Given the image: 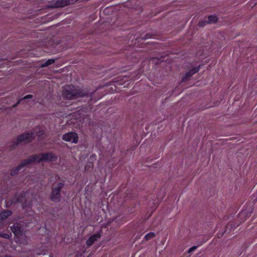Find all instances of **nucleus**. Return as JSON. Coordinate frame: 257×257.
I'll use <instances>...</instances> for the list:
<instances>
[{"label": "nucleus", "instance_id": "nucleus-18", "mask_svg": "<svg viewBox=\"0 0 257 257\" xmlns=\"http://www.w3.org/2000/svg\"><path fill=\"white\" fill-rule=\"evenodd\" d=\"M0 236L6 238H8L10 237L9 235L8 234L0 233Z\"/></svg>", "mask_w": 257, "mask_h": 257}, {"label": "nucleus", "instance_id": "nucleus-2", "mask_svg": "<svg viewBox=\"0 0 257 257\" xmlns=\"http://www.w3.org/2000/svg\"><path fill=\"white\" fill-rule=\"evenodd\" d=\"M37 129L36 128L32 132L25 133L17 137V144L21 142L25 143L30 142L36 136H38L40 138L44 134V132L40 128H38L39 131H37Z\"/></svg>", "mask_w": 257, "mask_h": 257}, {"label": "nucleus", "instance_id": "nucleus-15", "mask_svg": "<svg viewBox=\"0 0 257 257\" xmlns=\"http://www.w3.org/2000/svg\"><path fill=\"white\" fill-rule=\"evenodd\" d=\"M33 98V95H31V94H29V95H27L25 96H24L23 98H22L21 99H20L18 101H17V104L20 103L21 102V101H22V100H25V99H29V98Z\"/></svg>", "mask_w": 257, "mask_h": 257}, {"label": "nucleus", "instance_id": "nucleus-12", "mask_svg": "<svg viewBox=\"0 0 257 257\" xmlns=\"http://www.w3.org/2000/svg\"><path fill=\"white\" fill-rule=\"evenodd\" d=\"M217 21V18L215 16H209L208 18V24L215 23Z\"/></svg>", "mask_w": 257, "mask_h": 257}, {"label": "nucleus", "instance_id": "nucleus-9", "mask_svg": "<svg viewBox=\"0 0 257 257\" xmlns=\"http://www.w3.org/2000/svg\"><path fill=\"white\" fill-rule=\"evenodd\" d=\"M43 161L53 162L57 160V157L52 153H42Z\"/></svg>", "mask_w": 257, "mask_h": 257}, {"label": "nucleus", "instance_id": "nucleus-16", "mask_svg": "<svg viewBox=\"0 0 257 257\" xmlns=\"http://www.w3.org/2000/svg\"><path fill=\"white\" fill-rule=\"evenodd\" d=\"M207 23V22L206 21H201V22H200L199 23V26L200 27H204L205 26Z\"/></svg>", "mask_w": 257, "mask_h": 257}, {"label": "nucleus", "instance_id": "nucleus-24", "mask_svg": "<svg viewBox=\"0 0 257 257\" xmlns=\"http://www.w3.org/2000/svg\"><path fill=\"white\" fill-rule=\"evenodd\" d=\"M31 208V207H28V209H27V210H29V208Z\"/></svg>", "mask_w": 257, "mask_h": 257}, {"label": "nucleus", "instance_id": "nucleus-7", "mask_svg": "<svg viewBox=\"0 0 257 257\" xmlns=\"http://www.w3.org/2000/svg\"><path fill=\"white\" fill-rule=\"evenodd\" d=\"M27 240L25 231L21 230V227L17 224V243L19 242L21 244H25L27 242Z\"/></svg>", "mask_w": 257, "mask_h": 257}, {"label": "nucleus", "instance_id": "nucleus-4", "mask_svg": "<svg viewBox=\"0 0 257 257\" xmlns=\"http://www.w3.org/2000/svg\"><path fill=\"white\" fill-rule=\"evenodd\" d=\"M63 186L64 184L62 183H58L53 185L50 196L52 201H60L61 198L60 191Z\"/></svg>", "mask_w": 257, "mask_h": 257}, {"label": "nucleus", "instance_id": "nucleus-13", "mask_svg": "<svg viewBox=\"0 0 257 257\" xmlns=\"http://www.w3.org/2000/svg\"><path fill=\"white\" fill-rule=\"evenodd\" d=\"M55 60L54 59H49L45 63H44V64H42L41 65V67L43 68V67H47L49 65H50L53 64L55 62Z\"/></svg>", "mask_w": 257, "mask_h": 257}, {"label": "nucleus", "instance_id": "nucleus-8", "mask_svg": "<svg viewBox=\"0 0 257 257\" xmlns=\"http://www.w3.org/2000/svg\"><path fill=\"white\" fill-rule=\"evenodd\" d=\"M200 69V66L196 67L191 69L188 72H187L185 76L182 78V82H186L190 79L192 75L199 71Z\"/></svg>", "mask_w": 257, "mask_h": 257}, {"label": "nucleus", "instance_id": "nucleus-22", "mask_svg": "<svg viewBox=\"0 0 257 257\" xmlns=\"http://www.w3.org/2000/svg\"><path fill=\"white\" fill-rule=\"evenodd\" d=\"M23 207H26V206L24 204L23 205Z\"/></svg>", "mask_w": 257, "mask_h": 257}, {"label": "nucleus", "instance_id": "nucleus-1", "mask_svg": "<svg viewBox=\"0 0 257 257\" xmlns=\"http://www.w3.org/2000/svg\"><path fill=\"white\" fill-rule=\"evenodd\" d=\"M89 92L87 89L76 88L73 85H68L63 87V96L68 99L72 100L88 95Z\"/></svg>", "mask_w": 257, "mask_h": 257}, {"label": "nucleus", "instance_id": "nucleus-17", "mask_svg": "<svg viewBox=\"0 0 257 257\" xmlns=\"http://www.w3.org/2000/svg\"><path fill=\"white\" fill-rule=\"evenodd\" d=\"M196 248H197V246H192V247H191V248H189V249L188 250V253H190L192 251H193L194 250H195Z\"/></svg>", "mask_w": 257, "mask_h": 257}, {"label": "nucleus", "instance_id": "nucleus-19", "mask_svg": "<svg viewBox=\"0 0 257 257\" xmlns=\"http://www.w3.org/2000/svg\"><path fill=\"white\" fill-rule=\"evenodd\" d=\"M152 35H150L149 34H148L146 35V36L145 37L144 39H149V38H150L151 37Z\"/></svg>", "mask_w": 257, "mask_h": 257}, {"label": "nucleus", "instance_id": "nucleus-11", "mask_svg": "<svg viewBox=\"0 0 257 257\" xmlns=\"http://www.w3.org/2000/svg\"><path fill=\"white\" fill-rule=\"evenodd\" d=\"M11 214V211L9 210H6L0 213V223L10 216Z\"/></svg>", "mask_w": 257, "mask_h": 257}, {"label": "nucleus", "instance_id": "nucleus-10", "mask_svg": "<svg viewBox=\"0 0 257 257\" xmlns=\"http://www.w3.org/2000/svg\"><path fill=\"white\" fill-rule=\"evenodd\" d=\"M100 234L96 233L90 236L86 241V244L87 246H91L97 239L100 237Z\"/></svg>", "mask_w": 257, "mask_h": 257}, {"label": "nucleus", "instance_id": "nucleus-6", "mask_svg": "<svg viewBox=\"0 0 257 257\" xmlns=\"http://www.w3.org/2000/svg\"><path fill=\"white\" fill-rule=\"evenodd\" d=\"M62 139L66 142H72L76 144L78 143V137L76 133L69 132L64 134L62 137Z\"/></svg>", "mask_w": 257, "mask_h": 257}, {"label": "nucleus", "instance_id": "nucleus-21", "mask_svg": "<svg viewBox=\"0 0 257 257\" xmlns=\"http://www.w3.org/2000/svg\"><path fill=\"white\" fill-rule=\"evenodd\" d=\"M13 231L14 234L15 235H16V230H13Z\"/></svg>", "mask_w": 257, "mask_h": 257}, {"label": "nucleus", "instance_id": "nucleus-20", "mask_svg": "<svg viewBox=\"0 0 257 257\" xmlns=\"http://www.w3.org/2000/svg\"><path fill=\"white\" fill-rule=\"evenodd\" d=\"M23 201L22 199L20 198V197L17 198V202L19 201Z\"/></svg>", "mask_w": 257, "mask_h": 257}, {"label": "nucleus", "instance_id": "nucleus-5", "mask_svg": "<svg viewBox=\"0 0 257 257\" xmlns=\"http://www.w3.org/2000/svg\"><path fill=\"white\" fill-rule=\"evenodd\" d=\"M77 0H56L55 2H52L49 6L51 8L64 7L70 4L75 3Z\"/></svg>", "mask_w": 257, "mask_h": 257}, {"label": "nucleus", "instance_id": "nucleus-3", "mask_svg": "<svg viewBox=\"0 0 257 257\" xmlns=\"http://www.w3.org/2000/svg\"><path fill=\"white\" fill-rule=\"evenodd\" d=\"M42 154H39L38 155H35L30 157L27 159L23 160L21 164L17 166V171L20 170L23 167L30 165L33 163L37 162L40 163L43 162Z\"/></svg>", "mask_w": 257, "mask_h": 257}, {"label": "nucleus", "instance_id": "nucleus-14", "mask_svg": "<svg viewBox=\"0 0 257 257\" xmlns=\"http://www.w3.org/2000/svg\"><path fill=\"white\" fill-rule=\"evenodd\" d=\"M156 234L154 232H150L146 234L145 236V239L146 241H148L152 238H153L155 237Z\"/></svg>", "mask_w": 257, "mask_h": 257}, {"label": "nucleus", "instance_id": "nucleus-23", "mask_svg": "<svg viewBox=\"0 0 257 257\" xmlns=\"http://www.w3.org/2000/svg\"><path fill=\"white\" fill-rule=\"evenodd\" d=\"M79 255L78 254H76V257H78Z\"/></svg>", "mask_w": 257, "mask_h": 257}]
</instances>
